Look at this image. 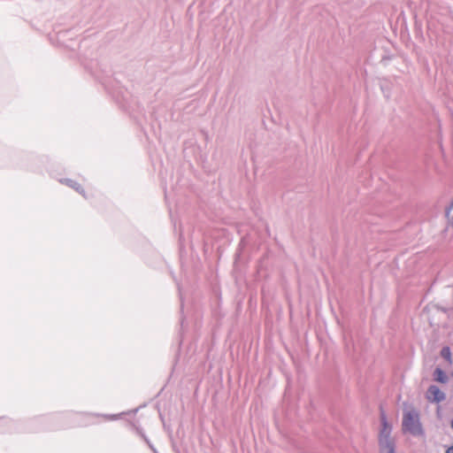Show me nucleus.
Masks as SVG:
<instances>
[{
  "label": "nucleus",
  "mask_w": 453,
  "mask_h": 453,
  "mask_svg": "<svg viewBox=\"0 0 453 453\" xmlns=\"http://www.w3.org/2000/svg\"><path fill=\"white\" fill-rule=\"evenodd\" d=\"M402 426L404 433H410L413 435L423 434L418 412L414 409L406 410L403 412Z\"/></svg>",
  "instance_id": "nucleus-1"
},
{
  "label": "nucleus",
  "mask_w": 453,
  "mask_h": 453,
  "mask_svg": "<svg viewBox=\"0 0 453 453\" xmlns=\"http://www.w3.org/2000/svg\"><path fill=\"white\" fill-rule=\"evenodd\" d=\"M380 423L381 427L379 434V442H394L390 437L392 432V426L388 422L386 414L383 411L380 413Z\"/></svg>",
  "instance_id": "nucleus-2"
},
{
  "label": "nucleus",
  "mask_w": 453,
  "mask_h": 453,
  "mask_svg": "<svg viewBox=\"0 0 453 453\" xmlns=\"http://www.w3.org/2000/svg\"><path fill=\"white\" fill-rule=\"evenodd\" d=\"M427 399L438 403L444 399V394L436 386H431L427 390Z\"/></svg>",
  "instance_id": "nucleus-3"
},
{
  "label": "nucleus",
  "mask_w": 453,
  "mask_h": 453,
  "mask_svg": "<svg viewBox=\"0 0 453 453\" xmlns=\"http://www.w3.org/2000/svg\"><path fill=\"white\" fill-rule=\"evenodd\" d=\"M445 216L448 221V225L453 228V197L449 204L445 209Z\"/></svg>",
  "instance_id": "nucleus-4"
},
{
  "label": "nucleus",
  "mask_w": 453,
  "mask_h": 453,
  "mask_svg": "<svg viewBox=\"0 0 453 453\" xmlns=\"http://www.w3.org/2000/svg\"><path fill=\"white\" fill-rule=\"evenodd\" d=\"M380 453H395L394 442L380 443Z\"/></svg>",
  "instance_id": "nucleus-5"
},
{
  "label": "nucleus",
  "mask_w": 453,
  "mask_h": 453,
  "mask_svg": "<svg viewBox=\"0 0 453 453\" xmlns=\"http://www.w3.org/2000/svg\"><path fill=\"white\" fill-rule=\"evenodd\" d=\"M434 374V379L439 382L445 383L448 380L445 372L440 368H436Z\"/></svg>",
  "instance_id": "nucleus-6"
},
{
  "label": "nucleus",
  "mask_w": 453,
  "mask_h": 453,
  "mask_svg": "<svg viewBox=\"0 0 453 453\" xmlns=\"http://www.w3.org/2000/svg\"><path fill=\"white\" fill-rule=\"evenodd\" d=\"M441 355L443 358H445L448 361H451V351L449 347H445L441 349Z\"/></svg>",
  "instance_id": "nucleus-7"
},
{
  "label": "nucleus",
  "mask_w": 453,
  "mask_h": 453,
  "mask_svg": "<svg viewBox=\"0 0 453 453\" xmlns=\"http://www.w3.org/2000/svg\"><path fill=\"white\" fill-rule=\"evenodd\" d=\"M446 453H453V446L449 447V448L447 449Z\"/></svg>",
  "instance_id": "nucleus-8"
},
{
  "label": "nucleus",
  "mask_w": 453,
  "mask_h": 453,
  "mask_svg": "<svg viewBox=\"0 0 453 453\" xmlns=\"http://www.w3.org/2000/svg\"><path fill=\"white\" fill-rule=\"evenodd\" d=\"M450 426H451V427L453 429V419L451 420Z\"/></svg>",
  "instance_id": "nucleus-9"
}]
</instances>
